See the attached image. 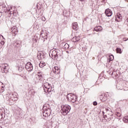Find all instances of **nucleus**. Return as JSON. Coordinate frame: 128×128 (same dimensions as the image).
<instances>
[{"mask_svg": "<svg viewBox=\"0 0 128 128\" xmlns=\"http://www.w3.org/2000/svg\"><path fill=\"white\" fill-rule=\"evenodd\" d=\"M67 100L68 102H76L78 100V97L72 94H69L67 95Z\"/></svg>", "mask_w": 128, "mask_h": 128, "instance_id": "obj_3", "label": "nucleus"}, {"mask_svg": "<svg viewBox=\"0 0 128 128\" xmlns=\"http://www.w3.org/2000/svg\"><path fill=\"white\" fill-rule=\"evenodd\" d=\"M128 38H123V40H124V42H126V40H128Z\"/></svg>", "mask_w": 128, "mask_h": 128, "instance_id": "obj_39", "label": "nucleus"}, {"mask_svg": "<svg viewBox=\"0 0 128 128\" xmlns=\"http://www.w3.org/2000/svg\"><path fill=\"white\" fill-rule=\"evenodd\" d=\"M1 72L2 74H6L8 72V64H4L1 66Z\"/></svg>", "mask_w": 128, "mask_h": 128, "instance_id": "obj_6", "label": "nucleus"}, {"mask_svg": "<svg viewBox=\"0 0 128 128\" xmlns=\"http://www.w3.org/2000/svg\"><path fill=\"white\" fill-rule=\"evenodd\" d=\"M38 74L36 75V78L38 82L39 80H42V72H38Z\"/></svg>", "mask_w": 128, "mask_h": 128, "instance_id": "obj_9", "label": "nucleus"}, {"mask_svg": "<svg viewBox=\"0 0 128 128\" xmlns=\"http://www.w3.org/2000/svg\"><path fill=\"white\" fill-rule=\"evenodd\" d=\"M102 28L100 26H98L97 27L94 28V30L96 32H102Z\"/></svg>", "mask_w": 128, "mask_h": 128, "instance_id": "obj_20", "label": "nucleus"}, {"mask_svg": "<svg viewBox=\"0 0 128 128\" xmlns=\"http://www.w3.org/2000/svg\"><path fill=\"white\" fill-rule=\"evenodd\" d=\"M20 44H22V42H20V40H16L15 41V42L14 43V46H16V48H19V46H20Z\"/></svg>", "mask_w": 128, "mask_h": 128, "instance_id": "obj_14", "label": "nucleus"}, {"mask_svg": "<svg viewBox=\"0 0 128 128\" xmlns=\"http://www.w3.org/2000/svg\"><path fill=\"white\" fill-rule=\"evenodd\" d=\"M106 100H108V98L106 96H104L101 100H102V102H106Z\"/></svg>", "mask_w": 128, "mask_h": 128, "instance_id": "obj_31", "label": "nucleus"}, {"mask_svg": "<svg viewBox=\"0 0 128 128\" xmlns=\"http://www.w3.org/2000/svg\"><path fill=\"white\" fill-rule=\"evenodd\" d=\"M40 57L41 60H44V58H46V55L42 54H40Z\"/></svg>", "mask_w": 128, "mask_h": 128, "instance_id": "obj_29", "label": "nucleus"}, {"mask_svg": "<svg viewBox=\"0 0 128 128\" xmlns=\"http://www.w3.org/2000/svg\"><path fill=\"white\" fill-rule=\"evenodd\" d=\"M50 56H52L54 60H57V58L60 56V50L58 49H54L50 51Z\"/></svg>", "mask_w": 128, "mask_h": 128, "instance_id": "obj_1", "label": "nucleus"}, {"mask_svg": "<svg viewBox=\"0 0 128 128\" xmlns=\"http://www.w3.org/2000/svg\"><path fill=\"white\" fill-rule=\"evenodd\" d=\"M46 62H40L39 64V66L40 68H44V66H46Z\"/></svg>", "mask_w": 128, "mask_h": 128, "instance_id": "obj_23", "label": "nucleus"}, {"mask_svg": "<svg viewBox=\"0 0 128 128\" xmlns=\"http://www.w3.org/2000/svg\"><path fill=\"white\" fill-rule=\"evenodd\" d=\"M11 32H12V36H15L16 35V34H18V28H16V26H14L12 28Z\"/></svg>", "mask_w": 128, "mask_h": 128, "instance_id": "obj_10", "label": "nucleus"}, {"mask_svg": "<svg viewBox=\"0 0 128 128\" xmlns=\"http://www.w3.org/2000/svg\"><path fill=\"white\" fill-rule=\"evenodd\" d=\"M6 39L4 38V36L0 34V44H2V46H4V40Z\"/></svg>", "mask_w": 128, "mask_h": 128, "instance_id": "obj_13", "label": "nucleus"}, {"mask_svg": "<svg viewBox=\"0 0 128 128\" xmlns=\"http://www.w3.org/2000/svg\"><path fill=\"white\" fill-rule=\"evenodd\" d=\"M117 88H118V90H126V88H124V85H122V84H119L117 86Z\"/></svg>", "mask_w": 128, "mask_h": 128, "instance_id": "obj_21", "label": "nucleus"}, {"mask_svg": "<svg viewBox=\"0 0 128 128\" xmlns=\"http://www.w3.org/2000/svg\"><path fill=\"white\" fill-rule=\"evenodd\" d=\"M43 116L46 118L48 116V114H50V108L46 107V106H44L43 107Z\"/></svg>", "mask_w": 128, "mask_h": 128, "instance_id": "obj_5", "label": "nucleus"}, {"mask_svg": "<svg viewBox=\"0 0 128 128\" xmlns=\"http://www.w3.org/2000/svg\"><path fill=\"white\" fill-rule=\"evenodd\" d=\"M104 112H103V116H104Z\"/></svg>", "mask_w": 128, "mask_h": 128, "instance_id": "obj_51", "label": "nucleus"}, {"mask_svg": "<svg viewBox=\"0 0 128 128\" xmlns=\"http://www.w3.org/2000/svg\"><path fill=\"white\" fill-rule=\"evenodd\" d=\"M0 10L2 12H4L6 10V7L5 5L0 6Z\"/></svg>", "mask_w": 128, "mask_h": 128, "instance_id": "obj_18", "label": "nucleus"}, {"mask_svg": "<svg viewBox=\"0 0 128 128\" xmlns=\"http://www.w3.org/2000/svg\"><path fill=\"white\" fill-rule=\"evenodd\" d=\"M80 36H75L72 38V40L74 42H80Z\"/></svg>", "mask_w": 128, "mask_h": 128, "instance_id": "obj_19", "label": "nucleus"}, {"mask_svg": "<svg viewBox=\"0 0 128 128\" xmlns=\"http://www.w3.org/2000/svg\"><path fill=\"white\" fill-rule=\"evenodd\" d=\"M24 68V66L22 65H20V66H18V70L19 72H22Z\"/></svg>", "mask_w": 128, "mask_h": 128, "instance_id": "obj_22", "label": "nucleus"}, {"mask_svg": "<svg viewBox=\"0 0 128 128\" xmlns=\"http://www.w3.org/2000/svg\"><path fill=\"white\" fill-rule=\"evenodd\" d=\"M72 28L74 30H78V22H74L72 24Z\"/></svg>", "mask_w": 128, "mask_h": 128, "instance_id": "obj_16", "label": "nucleus"}, {"mask_svg": "<svg viewBox=\"0 0 128 128\" xmlns=\"http://www.w3.org/2000/svg\"><path fill=\"white\" fill-rule=\"evenodd\" d=\"M93 104H94V106H97V105H98V102L95 101V102H93Z\"/></svg>", "mask_w": 128, "mask_h": 128, "instance_id": "obj_37", "label": "nucleus"}, {"mask_svg": "<svg viewBox=\"0 0 128 128\" xmlns=\"http://www.w3.org/2000/svg\"><path fill=\"white\" fill-rule=\"evenodd\" d=\"M116 52L117 54H122V48H116Z\"/></svg>", "mask_w": 128, "mask_h": 128, "instance_id": "obj_28", "label": "nucleus"}, {"mask_svg": "<svg viewBox=\"0 0 128 128\" xmlns=\"http://www.w3.org/2000/svg\"><path fill=\"white\" fill-rule=\"evenodd\" d=\"M42 20H44V18H42Z\"/></svg>", "mask_w": 128, "mask_h": 128, "instance_id": "obj_52", "label": "nucleus"}, {"mask_svg": "<svg viewBox=\"0 0 128 128\" xmlns=\"http://www.w3.org/2000/svg\"><path fill=\"white\" fill-rule=\"evenodd\" d=\"M122 18V14L120 13H117V14L116 16V22H120V20Z\"/></svg>", "mask_w": 128, "mask_h": 128, "instance_id": "obj_15", "label": "nucleus"}, {"mask_svg": "<svg viewBox=\"0 0 128 128\" xmlns=\"http://www.w3.org/2000/svg\"><path fill=\"white\" fill-rule=\"evenodd\" d=\"M10 14H12V12H10Z\"/></svg>", "mask_w": 128, "mask_h": 128, "instance_id": "obj_46", "label": "nucleus"}, {"mask_svg": "<svg viewBox=\"0 0 128 128\" xmlns=\"http://www.w3.org/2000/svg\"><path fill=\"white\" fill-rule=\"evenodd\" d=\"M0 18H2V14H0Z\"/></svg>", "mask_w": 128, "mask_h": 128, "instance_id": "obj_45", "label": "nucleus"}, {"mask_svg": "<svg viewBox=\"0 0 128 128\" xmlns=\"http://www.w3.org/2000/svg\"><path fill=\"white\" fill-rule=\"evenodd\" d=\"M12 98H14V100H18V98H16V97H14V95H12Z\"/></svg>", "mask_w": 128, "mask_h": 128, "instance_id": "obj_36", "label": "nucleus"}, {"mask_svg": "<svg viewBox=\"0 0 128 128\" xmlns=\"http://www.w3.org/2000/svg\"><path fill=\"white\" fill-rule=\"evenodd\" d=\"M53 72L55 74H60V70L58 66H54L52 69Z\"/></svg>", "mask_w": 128, "mask_h": 128, "instance_id": "obj_12", "label": "nucleus"}, {"mask_svg": "<svg viewBox=\"0 0 128 128\" xmlns=\"http://www.w3.org/2000/svg\"><path fill=\"white\" fill-rule=\"evenodd\" d=\"M114 57L112 55L110 56V58L108 60V62H110L112 60H114Z\"/></svg>", "mask_w": 128, "mask_h": 128, "instance_id": "obj_26", "label": "nucleus"}, {"mask_svg": "<svg viewBox=\"0 0 128 128\" xmlns=\"http://www.w3.org/2000/svg\"><path fill=\"white\" fill-rule=\"evenodd\" d=\"M93 30H94V28L93 29Z\"/></svg>", "mask_w": 128, "mask_h": 128, "instance_id": "obj_50", "label": "nucleus"}, {"mask_svg": "<svg viewBox=\"0 0 128 128\" xmlns=\"http://www.w3.org/2000/svg\"><path fill=\"white\" fill-rule=\"evenodd\" d=\"M122 86L124 88H128V82H124L122 83Z\"/></svg>", "mask_w": 128, "mask_h": 128, "instance_id": "obj_24", "label": "nucleus"}, {"mask_svg": "<svg viewBox=\"0 0 128 128\" xmlns=\"http://www.w3.org/2000/svg\"><path fill=\"white\" fill-rule=\"evenodd\" d=\"M44 94H46L47 96H50V94L52 92V88L51 87L50 84L46 88H44Z\"/></svg>", "mask_w": 128, "mask_h": 128, "instance_id": "obj_4", "label": "nucleus"}, {"mask_svg": "<svg viewBox=\"0 0 128 128\" xmlns=\"http://www.w3.org/2000/svg\"><path fill=\"white\" fill-rule=\"evenodd\" d=\"M25 68L28 72H32V70H34V68L32 67V64L30 62H28L27 64L25 66Z\"/></svg>", "mask_w": 128, "mask_h": 128, "instance_id": "obj_7", "label": "nucleus"}, {"mask_svg": "<svg viewBox=\"0 0 128 128\" xmlns=\"http://www.w3.org/2000/svg\"><path fill=\"white\" fill-rule=\"evenodd\" d=\"M70 48V45L68 44V43H66L64 44V50H68Z\"/></svg>", "mask_w": 128, "mask_h": 128, "instance_id": "obj_25", "label": "nucleus"}, {"mask_svg": "<svg viewBox=\"0 0 128 128\" xmlns=\"http://www.w3.org/2000/svg\"><path fill=\"white\" fill-rule=\"evenodd\" d=\"M43 34H44V30H42L40 32V36H42Z\"/></svg>", "mask_w": 128, "mask_h": 128, "instance_id": "obj_38", "label": "nucleus"}, {"mask_svg": "<svg viewBox=\"0 0 128 128\" xmlns=\"http://www.w3.org/2000/svg\"><path fill=\"white\" fill-rule=\"evenodd\" d=\"M50 86V84H48V82H46L45 84H43V87H44V88H46V86Z\"/></svg>", "mask_w": 128, "mask_h": 128, "instance_id": "obj_30", "label": "nucleus"}, {"mask_svg": "<svg viewBox=\"0 0 128 128\" xmlns=\"http://www.w3.org/2000/svg\"><path fill=\"white\" fill-rule=\"evenodd\" d=\"M74 4V1L71 2L70 4L71 6H72V4Z\"/></svg>", "mask_w": 128, "mask_h": 128, "instance_id": "obj_40", "label": "nucleus"}, {"mask_svg": "<svg viewBox=\"0 0 128 128\" xmlns=\"http://www.w3.org/2000/svg\"><path fill=\"white\" fill-rule=\"evenodd\" d=\"M125 2H128V0H124Z\"/></svg>", "mask_w": 128, "mask_h": 128, "instance_id": "obj_44", "label": "nucleus"}, {"mask_svg": "<svg viewBox=\"0 0 128 128\" xmlns=\"http://www.w3.org/2000/svg\"><path fill=\"white\" fill-rule=\"evenodd\" d=\"M36 8L38 10H40V4H38V3L36 4Z\"/></svg>", "mask_w": 128, "mask_h": 128, "instance_id": "obj_35", "label": "nucleus"}, {"mask_svg": "<svg viewBox=\"0 0 128 128\" xmlns=\"http://www.w3.org/2000/svg\"><path fill=\"white\" fill-rule=\"evenodd\" d=\"M0 84H2V82H0Z\"/></svg>", "mask_w": 128, "mask_h": 128, "instance_id": "obj_47", "label": "nucleus"}, {"mask_svg": "<svg viewBox=\"0 0 128 128\" xmlns=\"http://www.w3.org/2000/svg\"><path fill=\"white\" fill-rule=\"evenodd\" d=\"M104 118L106 120H112V116L108 114V115H104Z\"/></svg>", "mask_w": 128, "mask_h": 128, "instance_id": "obj_17", "label": "nucleus"}, {"mask_svg": "<svg viewBox=\"0 0 128 128\" xmlns=\"http://www.w3.org/2000/svg\"><path fill=\"white\" fill-rule=\"evenodd\" d=\"M4 92V86H0V93Z\"/></svg>", "mask_w": 128, "mask_h": 128, "instance_id": "obj_34", "label": "nucleus"}, {"mask_svg": "<svg viewBox=\"0 0 128 128\" xmlns=\"http://www.w3.org/2000/svg\"><path fill=\"white\" fill-rule=\"evenodd\" d=\"M116 115L118 116V118L120 117V116H122V114H120V113L118 112H116Z\"/></svg>", "mask_w": 128, "mask_h": 128, "instance_id": "obj_32", "label": "nucleus"}, {"mask_svg": "<svg viewBox=\"0 0 128 128\" xmlns=\"http://www.w3.org/2000/svg\"><path fill=\"white\" fill-rule=\"evenodd\" d=\"M106 110H108V109H106Z\"/></svg>", "mask_w": 128, "mask_h": 128, "instance_id": "obj_48", "label": "nucleus"}, {"mask_svg": "<svg viewBox=\"0 0 128 128\" xmlns=\"http://www.w3.org/2000/svg\"><path fill=\"white\" fill-rule=\"evenodd\" d=\"M97 34H98V36H100V32H98V33Z\"/></svg>", "mask_w": 128, "mask_h": 128, "instance_id": "obj_42", "label": "nucleus"}, {"mask_svg": "<svg viewBox=\"0 0 128 128\" xmlns=\"http://www.w3.org/2000/svg\"><path fill=\"white\" fill-rule=\"evenodd\" d=\"M105 14L106 16H112V12L110 8L105 10Z\"/></svg>", "mask_w": 128, "mask_h": 128, "instance_id": "obj_11", "label": "nucleus"}, {"mask_svg": "<svg viewBox=\"0 0 128 128\" xmlns=\"http://www.w3.org/2000/svg\"><path fill=\"white\" fill-rule=\"evenodd\" d=\"M82 10V6H79L78 8V12H80V10Z\"/></svg>", "mask_w": 128, "mask_h": 128, "instance_id": "obj_33", "label": "nucleus"}, {"mask_svg": "<svg viewBox=\"0 0 128 128\" xmlns=\"http://www.w3.org/2000/svg\"><path fill=\"white\" fill-rule=\"evenodd\" d=\"M44 22V20H43Z\"/></svg>", "mask_w": 128, "mask_h": 128, "instance_id": "obj_53", "label": "nucleus"}, {"mask_svg": "<svg viewBox=\"0 0 128 128\" xmlns=\"http://www.w3.org/2000/svg\"><path fill=\"white\" fill-rule=\"evenodd\" d=\"M9 12H10V10H9Z\"/></svg>", "mask_w": 128, "mask_h": 128, "instance_id": "obj_49", "label": "nucleus"}, {"mask_svg": "<svg viewBox=\"0 0 128 128\" xmlns=\"http://www.w3.org/2000/svg\"><path fill=\"white\" fill-rule=\"evenodd\" d=\"M70 106L68 105L62 106H61V114L63 116H66L70 112Z\"/></svg>", "mask_w": 128, "mask_h": 128, "instance_id": "obj_2", "label": "nucleus"}, {"mask_svg": "<svg viewBox=\"0 0 128 128\" xmlns=\"http://www.w3.org/2000/svg\"><path fill=\"white\" fill-rule=\"evenodd\" d=\"M33 42H38V40L34 38V39H33Z\"/></svg>", "mask_w": 128, "mask_h": 128, "instance_id": "obj_41", "label": "nucleus"}, {"mask_svg": "<svg viewBox=\"0 0 128 128\" xmlns=\"http://www.w3.org/2000/svg\"><path fill=\"white\" fill-rule=\"evenodd\" d=\"M6 116V112L4 109L2 108L0 110V120H2Z\"/></svg>", "mask_w": 128, "mask_h": 128, "instance_id": "obj_8", "label": "nucleus"}, {"mask_svg": "<svg viewBox=\"0 0 128 128\" xmlns=\"http://www.w3.org/2000/svg\"><path fill=\"white\" fill-rule=\"evenodd\" d=\"M123 121L124 122H128V116H125L123 118Z\"/></svg>", "mask_w": 128, "mask_h": 128, "instance_id": "obj_27", "label": "nucleus"}, {"mask_svg": "<svg viewBox=\"0 0 128 128\" xmlns=\"http://www.w3.org/2000/svg\"><path fill=\"white\" fill-rule=\"evenodd\" d=\"M80 0V2H84V0Z\"/></svg>", "mask_w": 128, "mask_h": 128, "instance_id": "obj_43", "label": "nucleus"}]
</instances>
